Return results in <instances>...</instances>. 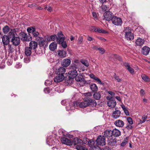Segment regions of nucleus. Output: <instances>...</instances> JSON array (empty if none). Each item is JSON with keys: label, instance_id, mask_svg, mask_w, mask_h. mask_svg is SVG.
<instances>
[{"label": "nucleus", "instance_id": "obj_1", "mask_svg": "<svg viewBox=\"0 0 150 150\" xmlns=\"http://www.w3.org/2000/svg\"><path fill=\"white\" fill-rule=\"evenodd\" d=\"M71 70L68 73L69 81L68 82H69L70 81L72 82L73 79L77 76L78 74L77 71L78 70V65L76 64H73L70 67Z\"/></svg>", "mask_w": 150, "mask_h": 150}, {"label": "nucleus", "instance_id": "obj_2", "mask_svg": "<svg viewBox=\"0 0 150 150\" xmlns=\"http://www.w3.org/2000/svg\"><path fill=\"white\" fill-rule=\"evenodd\" d=\"M65 38L61 32H59L58 33L57 42L59 44H61L63 48H65L67 47V45L65 41H64Z\"/></svg>", "mask_w": 150, "mask_h": 150}, {"label": "nucleus", "instance_id": "obj_3", "mask_svg": "<svg viewBox=\"0 0 150 150\" xmlns=\"http://www.w3.org/2000/svg\"><path fill=\"white\" fill-rule=\"evenodd\" d=\"M97 145L103 146L105 144V138L104 136H99L96 140Z\"/></svg>", "mask_w": 150, "mask_h": 150}, {"label": "nucleus", "instance_id": "obj_4", "mask_svg": "<svg viewBox=\"0 0 150 150\" xmlns=\"http://www.w3.org/2000/svg\"><path fill=\"white\" fill-rule=\"evenodd\" d=\"M87 102V106L90 107H93L97 105L96 101L92 98H86Z\"/></svg>", "mask_w": 150, "mask_h": 150}, {"label": "nucleus", "instance_id": "obj_5", "mask_svg": "<svg viewBox=\"0 0 150 150\" xmlns=\"http://www.w3.org/2000/svg\"><path fill=\"white\" fill-rule=\"evenodd\" d=\"M112 23L116 25H119L121 24L122 20L120 18L114 16L112 19Z\"/></svg>", "mask_w": 150, "mask_h": 150}, {"label": "nucleus", "instance_id": "obj_6", "mask_svg": "<svg viewBox=\"0 0 150 150\" xmlns=\"http://www.w3.org/2000/svg\"><path fill=\"white\" fill-rule=\"evenodd\" d=\"M81 76L79 75L76 76L75 79L76 81L79 82V85L80 86H83L86 83V82L83 78L81 77Z\"/></svg>", "mask_w": 150, "mask_h": 150}, {"label": "nucleus", "instance_id": "obj_7", "mask_svg": "<svg viewBox=\"0 0 150 150\" xmlns=\"http://www.w3.org/2000/svg\"><path fill=\"white\" fill-rule=\"evenodd\" d=\"M61 140L62 144L67 145L70 146L72 145L73 144V142L71 139L65 137L62 138Z\"/></svg>", "mask_w": 150, "mask_h": 150}, {"label": "nucleus", "instance_id": "obj_8", "mask_svg": "<svg viewBox=\"0 0 150 150\" xmlns=\"http://www.w3.org/2000/svg\"><path fill=\"white\" fill-rule=\"evenodd\" d=\"M114 16L113 14L110 11H106L104 14V18L108 21L112 20V17Z\"/></svg>", "mask_w": 150, "mask_h": 150}, {"label": "nucleus", "instance_id": "obj_9", "mask_svg": "<svg viewBox=\"0 0 150 150\" xmlns=\"http://www.w3.org/2000/svg\"><path fill=\"white\" fill-rule=\"evenodd\" d=\"M11 42H12L13 45L15 46L18 45L20 43V40L18 37H14L13 38H12Z\"/></svg>", "mask_w": 150, "mask_h": 150}, {"label": "nucleus", "instance_id": "obj_10", "mask_svg": "<svg viewBox=\"0 0 150 150\" xmlns=\"http://www.w3.org/2000/svg\"><path fill=\"white\" fill-rule=\"evenodd\" d=\"M19 35L22 40L23 41H29L28 36L26 33L23 32H21L19 33Z\"/></svg>", "mask_w": 150, "mask_h": 150}, {"label": "nucleus", "instance_id": "obj_11", "mask_svg": "<svg viewBox=\"0 0 150 150\" xmlns=\"http://www.w3.org/2000/svg\"><path fill=\"white\" fill-rule=\"evenodd\" d=\"M112 131L110 130H107L104 132V134L103 136L105 137H106L108 138V140L112 138Z\"/></svg>", "mask_w": 150, "mask_h": 150}, {"label": "nucleus", "instance_id": "obj_12", "mask_svg": "<svg viewBox=\"0 0 150 150\" xmlns=\"http://www.w3.org/2000/svg\"><path fill=\"white\" fill-rule=\"evenodd\" d=\"M150 51V48L149 47L146 46H145L143 47L142 52L143 54L146 56L148 54Z\"/></svg>", "mask_w": 150, "mask_h": 150}, {"label": "nucleus", "instance_id": "obj_13", "mask_svg": "<svg viewBox=\"0 0 150 150\" xmlns=\"http://www.w3.org/2000/svg\"><path fill=\"white\" fill-rule=\"evenodd\" d=\"M64 78V75H62L58 74V75L56 76L54 79V81L56 82H60L63 81Z\"/></svg>", "mask_w": 150, "mask_h": 150}, {"label": "nucleus", "instance_id": "obj_14", "mask_svg": "<svg viewBox=\"0 0 150 150\" xmlns=\"http://www.w3.org/2000/svg\"><path fill=\"white\" fill-rule=\"evenodd\" d=\"M16 34V30L15 29H11L10 31L8 34V37L10 38H13L15 37V35Z\"/></svg>", "mask_w": 150, "mask_h": 150}, {"label": "nucleus", "instance_id": "obj_15", "mask_svg": "<svg viewBox=\"0 0 150 150\" xmlns=\"http://www.w3.org/2000/svg\"><path fill=\"white\" fill-rule=\"evenodd\" d=\"M108 106L111 108H113L115 107L116 104V102L115 99H111L108 101L107 103Z\"/></svg>", "mask_w": 150, "mask_h": 150}, {"label": "nucleus", "instance_id": "obj_16", "mask_svg": "<svg viewBox=\"0 0 150 150\" xmlns=\"http://www.w3.org/2000/svg\"><path fill=\"white\" fill-rule=\"evenodd\" d=\"M114 124L117 127H122L124 126V123L122 120H118L115 122Z\"/></svg>", "mask_w": 150, "mask_h": 150}, {"label": "nucleus", "instance_id": "obj_17", "mask_svg": "<svg viewBox=\"0 0 150 150\" xmlns=\"http://www.w3.org/2000/svg\"><path fill=\"white\" fill-rule=\"evenodd\" d=\"M120 114L121 112L120 110H116L113 112L112 116L114 119H117L120 116Z\"/></svg>", "mask_w": 150, "mask_h": 150}, {"label": "nucleus", "instance_id": "obj_18", "mask_svg": "<svg viewBox=\"0 0 150 150\" xmlns=\"http://www.w3.org/2000/svg\"><path fill=\"white\" fill-rule=\"evenodd\" d=\"M29 47L31 49L34 50L36 49L38 46L37 43L34 41H31L29 43Z\"/></svg>", "mask_w": 150, "mask_h": 150}, {"label": "nucleus", "instance_id": "obj_19", "mask_svg": "<svg viewBox=\"0 0 150 150\" xmlns=\"http://www.w3.org/2000/svg\"><path fill=\"white\" fill-rule=\"evenodd\" d=\"M9 38L7 36L4 35L2 37V42L3 44L5 45H8L9 42Z\"/></svg>", "mask_w": 150, "mask_h": 150}, {"label": "nucleus", "instance_id": "obj_20", "mask_svg": "<svg viewBox=\"0 0 150 150\" xmlns=\"http://www.w3.org/2000/svg\"><path fill=\"white\" fill-rule=\"evenodd\" d=\"M108 144L111 146H115L117 144L116 139H112V138L108 140Z\"/></svg>", "mask_w": 150, "mask_h": 150}, {"label": "nucleus", "instance_id": "obj_21", "mask_svg": "<svg viewBox=\"0 0 150 150\" xmlns=\"http://www.w3.org/2000/svg\"><path fill=\"white\" fill-rule=\"evenodd\" d=\"M71 63V61L69 59H64L63 60L62 65L64 67H66L69 66Z\"/></svg>", "mask_w": 150, "mask_h": 150}, {"label": "nucleus", "instance_id": "obj_22", "mask_svg": "<svg viewBox=\"0 0 150 150\" xmlns=\"http://www.w3.org/2000/svg\"><path fill=\"white\" fill-rule=\"evenodd\" d=\"M96 142V140L91 139L88 141V144L91 147L90 148H91L97 145V143H95Z\"/></svg>", "mask_w": 150, "mask_h": 150}, {"label": "nucleus", "instance_id": "obj_23", "mask_svg": "<svg viewBox=\"0 0 150 150\" xmlns=\"http://www.w3.org/2000/svg\"><path fill=\"white\" fill-rule=\"evenodd\" d=\"M72 142L73 143H74L76 146L81 145V143L83 144L82 140L78 138H75L73 141H72Z\"/></svg>", "mask_w": 150, "mask_h": 150}, {"label": "nucleus", "instance_id": "obj_24", "mask_svg": "<svg viewBox=\"0 0 150 150\" xmlns=\"http://www.w3.org/2000/svg\"><path fill=\"white\" fill-rule=\"evenodd\" d=\"M112 135L116 137H118L120 135L121 132L117 129H114L112 131Z\"/></svg>", "mask_w": 150, "mask_h": 150}, {"label": "nucleus", "instance_id": "obj_25", "mask_svg": "<svg viewBox=\"0 0 150 150\" xmlns=\"http://www.w3.org/2000/svg\"><path fill=\"white\" fill-rule=\"evenodd\" d=\"M144 39H142L141 38H139L136 40L135 43L138 46H141L144 44Z\"/></svg>", "mask_w": 150, "mask_h": 150}, {"label": "nucleus", "instance_id": "obj_26", "mask_svg": "<svg viewBox=\"0 0 150 150\" xmlns=\"http://www.w3.org/2000/svg\"><path fill=\"white\" fill-rule=\"evenodd\" d=\"M90 76L91 78L97 81V82L99 83L102 85L104 84V83H103L102 82H101V80L99 79L97 77L95 76L93 74H90Z\"/></svg>", "mask_w": 150, "mask_h": 150}, {"label": "nucleus", "instance_id": "obj_27", "mask_svg": "<svg viewBox=\"0 0 150 150\" xmlns=\"http://www.w3.org/2000/svg\"><path fill=\"white\" fill-rule=\"evenodd\" d=\"M125 38H127V40H131L134 39L133 34L131 32L127 34H125Z\"/></svg>", "mask_w": 150, "mask_h": 150}, {"label": "nucleus", "instance_id": "obj_28", "mask_svg": "<svg viewBox=\"0 0 150 150\" xmlns=\"http://www.w3.org/2000/svg\"><path fill=\"white\" fill-rule=\"evenodd\" d=\"M58 52V55L60 57L64 58L66 57V51L63 50H59Z\"/></svg>", "mask_w": 150, "mask_h": 150}, {"label": "nucleus", "instance_id": "obj_29", "mask_svg": "<svg viewBox=\"0 0 150 150\" xmlns=\"http://www.w3.org/2000/svg\"><path fill=\"white\" fill-rule=\"evenodd\" d=\"M57 47V44L54 42L52 43L49 45V48L51 51H54L56 49Z\"/></svg>", "mask_w": 150, "mask_h": 150}, {"label": "nucleus", "instance_id": "obj_30", "mask_svg": "<svg viewBox=\"0 0 150 150\" xmlns=\"http://www.w3.org/2000/svg\"><path fill=\"white\" fill-rule=\"evenodd\" d=\"M31 50L29 47H26L25 49V54L26 56H30L31 54Z\"/></svg>", "mask_w": 150, "mask_h": 150}, {"label": "nucleus", "instance_id": "obj_31", "mask_svg": "<svg viewBox=\"0 0 150 150\" xmlns=\"http://www.w3.org/2000/svg\"><path fill=\"white\" fill-rule=\"evenodd\" d=\"M90 88L93 92H96L98 90V88L96 85L95 84H92L90 85Z\"/></svg>", "mask_w": 150, "mask_h": 150}, {"label": "nucleus", "instance_id": "obj_32", "mask_svg": "<svg viewBox=\"0 0 150 150\" xmlns=\"http://www.w3.org/2000/svg\"><path fill=\"white\" fill-rule=\"evenodd\" d=\"M95 32H98L99 33H102L104 34L106 33H108L106 31L97 27H96V29H95Z\"/></svg>", "mask_w": 150, "mask_h": 150}, {"label": "nucleus", "instance_id": "obj_33", "mask_svg": "<svg viewBox=\"0 0 150 150\" xmlns=\"http://www.w3.org/2000/svg\"><path fill=\"white\" fill-rule=\"evenodd\" d=\"M79 105L80 108H84L87 106V105L86 98L84 101H83L79 103Z\"/></svg>", "mask_w": 150, "mask_h": 150}, {"label": "nucleus", "instance_id": "obj_34", "mask_svg": "<svg viewBox=\"0 0 150 150\" xmlns=\"http://www.w3.org/2000/svg\"><path fill=\"white\" fill-rule=\"evenodd\" d=\"M66 71V70L64 68L61 67L58 69V74L60 75H64Z\"/></svg>", "mask_w": 150, "mask_h": 150}, {"label": "nucleus", "instance_id": "obj_35", "mask_svg": "<svg viewBox=\"0 0 150 150\" xmlns=\"http://www.w3.org/2000/svg\"><path fill=\"white\" fill-rule=\"evenodd\" d=\"M76 148L78 150H88V149L85 147L81 145V144L79 145H77L75 146Z\"/></svg>", "mask_w": 150, "mask_h": 150}, {"label": "nucleus", "instance_id": "obj_36", "mask_svg": "<svg viewBox=\"0 0 150 150\" xmlns=\"http://www.w3.org/2000/svg\"><path fill=\"white\" fill-rule=\"evenodd\" d=\"M101 95L99 92H96L93 95V97L94 99L98 100L100 98Z\"/></svg>", "mask_w": 150, "mask_h": 150}, {"label": "nucleus", "instance_id": "obj_37", "mask_svg": "<svg viewBox=\"0 0 150 150\" xmlns=\"http://www.w3.org/2000/svg\"><path fill=\"white\" fill-rule=\"evenodd\" d=\"M131 32V28L129 27H127L124 28V30L123 32L125 33V34H126Z\"/></svg>", "mask_w": 150, "mask_h": 150}, {"label": "nucleus", "instance_id": "obj_38", "mask_svg": "<svg viewBox=\"0 0 150 150\" xmlns=\"http://www.w3.org/2000/svg\"><path fill=\"white\" fill-rule=\"evenodd\" d=\"M141 77L142 79L145 81L147 82L149 80V78L146 75L144 74H142L141 75Z\"/></svg>", "mask_w": 150, "mask_h": 150}, {"label": "nucleus", "instance_id": "obj_39", "mask_svg": "<svg viewBox=\"0 0 150 150\" xmlns=\"http://www.w3.org/2000/svg\"><path fill=\"white\" fill-rule=\"evenodd\" d=\"M3 32L5 34H7L9 30V28L7 25H6L3 28Z\"/></svg>", "mask_w": 150, "mask_h": 150}, {"label": "nucleus", "instance_id": "obj_40", "mask_svg": "<svg viewBox=\"0 0 150 150\" xmlns=\"http://www.w3.org/2000/svg\"><path fill=\"white\" fill-rule=\"evenodd\" d=\"M35 30V28L34 27H31L28 28L27 29V31L28 33H30L31 32L33 33Z\"/></svg>", "mask_w": 150, "mask_h": 150}, {"label": "nucleus", "instance_id": "obj_41", "mask_svg": "<svg viewBox=\"0 0 150 150\" xmlns=\"http://www.w3.org/2000/svg\"><path fill=\"white\" fill-rule=\"evenodd\" d=\"M46 43H47V41H46V40H43L40 42L39 45L40 47H42L44 46Z\"/></svg>", "mask_w": 150, "mask_h": 150}, {"label": "nucleus", "instance_id": "obj_42", "mask_svg": "<svg viewBox=\"0 0 150 150\" xmlns=\"http://www.w3.org/2000/svg\"><path fill=\"white\" fill-rule=\"evenodd\" d=\"M147 117V115H144L142 116V120L140 121V123L142 124V123L144 122H145L146 119Z\"/></svg>", "mask_w": 150, "mask_h": 150}, {"label": "nucleus", "instance_id": "obj_43", "mask_svg": "<svg viewBox=\"0 0 150 150\" xmlns=\"http://www.w3.org/2000/svg\"><path fill=\"white\" fill-rule=\"evenodd\" d=\"M57 38L58 36L57 37L56 35H52L50 36V39L51 41H54L56 39H57Z\"/></svg>", "mask_w": 150, "mask_h": 150}, {"label": "nucleus", "instance_id": "obj_44", "mask_svg": "<svg viewBox=\"0 0 150 150\" xmlns=\"http://www.w3.org/2000/svg\"><path fill=\"white\" fill-rule=\"evenodd\" d=\"M8 51L9 53H12L14 52V49L11 45H8Z\"/></svg>", "mask_w": 150, "mask_h": 150}, {"label": "nucleus", "instance_id": "obj_45", "mask_svg": "<svg viewBox=\"0 0 150 150\" xmlns=\"http://www.w3.org/2000/svg\"><path fill=\"white\" fill-rule=\"evenodd\" d=\"M114 74V79L116 80L118 82H120L121 81V79H120L118 76H117L115 73Z\"/></svg>", "mask_w": 150, "mask_h": 150}, {"label": "nucleus", "instance_id": "obj_46", "mask_svg": "<svg viewBox=\"0 0 150 150\" xmlns=\"http://www.w3.org/2000/svg\"><path fill=\"white\" fill-rule=\"evenodd\" d=\"M98 50H99V52L101 54H103L105 52V50L102 47H99V48L98 49Z\"/></svg>", "mask_w": 150, "mask_h": 150}, {"label": "nucleus", "instance_id": "obj_47", "mask_svg": "<svg viewBox=\"0 0 150 150\" xmlns=\"http://www.w3.org/2000/svg\"><path fill=\"white\" fill-rule=\"evenodd\" d=\"M127 120L128 122L130 124L132 125L133 123V122L131 117H128L127 118Z\"/></svg>", "mask_w": 150, "mask_h": 150}, {"label": "nucleus", "instance_id": "obj_48", "mask_svg": "<svg viewBox=\"0 0 150 150\" xmlns=\"http://www.w3.org/2000/svg\"><path fill=\"white\" fill-rule=\"evenodd\" d=\"M81 63L86 67L89 65L88 62L86 60H83L81 61Z\"/></svg>", "mask_w": 150, "mask_h": 150}, {"label": "nucleus", "instance_id": "obj_49", "mask_svg": "<svg viewBox=\"0 0 150 150\" xmlns=\"http://www.w3.org/2000/svg\"><path fill=\"white\" fill-rule=\"evenodd\" d=\"M44 91L46 93H49L51 91V90L49 88H46L44 89Z\"/></svg>", "mask_w": 150, "mask_h": 150}, {"label": "nucleus", "instance_id": "obj_50", "mask_svg": "<svg viewBox=\"0 0 150 150\" xmlns=\"http://www.w3.org/2000/svg\"><path fill=\"white\" fill-rule=\"evenodd\" d=\"M32 34L34 37H37L38 36L39 33L38 32L36 31L35 30L34 32L32 33Z\"/></svg>", "mask_w": 150, "mask_h": 150}, {"label": "nucleus", "instance_id": "obj_51", "mask_svg": "<svg viewBox=\"0 0 150 150\" xmlns=\"http://www.w3.org/2000/svg\"><path fill=\"white\" fill-rule=\"evenodd\" d=\"M100 147L97 145L94 147H93L91 148H90V150H99Z\"/></svg>", "mask_w": 150, "mask_h": 150}, {"label": "nucleus", "instance_id": "obj_52", "mask_svg": "<svg viewBox=\"0 0 150 150\" xmlns=\"http://www.w3.org/2000/svg\"><path fill=\"white\" fill-rule=\"evenodd\" d=\"M45 9H47L48 11L50 12H51L52 10V8L50 6H48L47 7V6H45Z\"/></svg>", "mask_w": 150, "mask_h": 150}, {"label": "nucleus", "instance_id": "obj_53", "mask_svg": "<svg viewBox=\"0 0 150 150\" xmlns=\"http://www.w3.org/2000/svg\"><path fill=\"white\" fill-rule=\"evenodd\" d=\"M127 69L131 73H133L134 72V69H133L131 68L130 66L128 68H127Z\"/></svg>", "mask_w": 150, "mask_h": 150}, {"label": "nucleus", "instance_id": "obj_54", "mask_svg": "<svg viewBox=\"0 0 150 150\" xmlns=\"http://www.w3.org/2000/svg\"><path fill=\"white\" fill-rule=\"evenodd\" d=\"M83 38L82 37H80L78 40V42L79 44H81L82 42Z\"/></svg>", "mask_w": 150, "mask_h": 150}, {"label": "nucleus", "instance_id": "obj_55", "mask_svg": "<svg viewBox=\"0 0 150 150\" xmlns=\"http://www.w3.org/2000/svg\"><path fill=\"white\" fill-rule=\"evenodd\" d=\"M101 7L102 9L104 11H105L107 9V7L106 6L104 5L102 6Z\"/></svg>", "mask_w": 150, "mask_h": 150}, {"label": "nucleus", "instance_id": "obj_56", "mask_svg": "<svg viewBox=\"0 0 150 150\" xmlns=\"http://www.w3.org/2000/svg\"><path fill=\"white\" fill-rule=\"evenodd\" d=\"M126 128L127 129L129 130L130 129H132V127L130 125H128L126 126Z\"/></svg>", "mask_w": 150, "mask_h": 150}, {"label": "nucleus", "instance_id": "obj_57", "mask_svg": "<svg viewBox=\"0 0 150 150\" xmlns=\"http://www.w3.org/2000/svg\"><path fill=\"white\" fill-rule=\"evenodd\" d=\"M124 65L126 67L127 69L130 66L129 64L128 63L125 62L124 64Z\"/></svg>", "mask_w": 150, "mask_h": 150}, {"label": "nucleus", "instance_id": "obj_58", "mask_svg": "<svg viewBox=\"0 0 150 150\" xmlns=\"http://www.w3.org/2000/svg\"><path fill=\"white\" fill-rule=\"evenodd\" d=\"M124 111L125 113V114L127 115H129V113L127 109H125V110H124Z\"/></svg>", "mask_w": 150, "mask_h": 150}, {"label": "nucleus", "instance_id": "obj_59", "mask_svg": "<svg viewBox=\"0 0 150 150\" xmlns=\"http://www.w3.org/2000/svg\"><path fill=\"white\" fill-rule=\"evenodd\" d=\"M51 140H48V139H47V143L49 145H51L52 144H53L52 143H51Z\"/></svg>", "mask_w": 150, "mask_h": 150}, {"label": "nucleus", "instance_id": "obj_60", "mask_svg": "<svg viewBox=\"0 0 150 150\" xmlns=\"http://www.w3.org/2000/svg\"><path fill=\"white\" fill-rule=\"evenodd\" d=\"M127 143V141H125V140L123 141L121 143V146H124Z\"/></svg>", "mask_w": 150, "mask_h": 150}, {"label": "nucleus", "instance_id": "obj_61", "mask_svg": "<svg viewBox=\"0 0 150 150\" xmlns=\"http://www.w3.org/2000/svg\"><path fill=\"white\" fill-rule=\"evenodd\" d=\"M106 99L109 100H111V99H114V98H112L110 96H108L106 97Z\"/></svg>", "mask_w": 150, "mask_h": 150}, {"label": "nucleus", "instance_id": "obj_62", "mask_svg": "<svg viewBox=\"0 0 150 150\" xmlns=\"http://www.w3.org/2000/svg\"><path fill=\"white\" fill-rule=\"evenodd\" d=\"M96 27H92L90 28V30L93 31L95 32V29H96Z\"/></svg>", "mask_w": 150, "mask_h": 150}, {"label": "nucleus", "instance_id": "obj_63", "mask_svg": "<svg viewBox=\"0 0 150 150\" xmlns=\"http://www.w3.org/2000/svg\"><path fill=\"white\" fill-rule=\"evenodd\" d=\"M108 93L111 95H114L115 94V93L111 91H109L108 92Z\"/></svg>", "mask_w": 150, "mask_h": 150}, {"label": "nucleus", "instance_id": "obj_64", "mask_svg": "<svg viewBox=\"0 0 150 150\" xmlns=\"http://www.w3.org/2000/svg\"><path fill=\"white\" fill-rule=\"evenodd\" d=\"M100 40L103 41V42H105L106 40L105 39L100 37L98 38Z\"/></svg>", "mask_w": 150, "mask_h": 150}]
</instances>
